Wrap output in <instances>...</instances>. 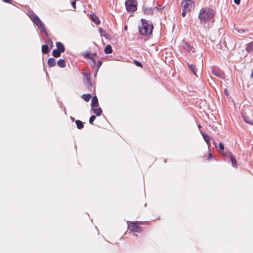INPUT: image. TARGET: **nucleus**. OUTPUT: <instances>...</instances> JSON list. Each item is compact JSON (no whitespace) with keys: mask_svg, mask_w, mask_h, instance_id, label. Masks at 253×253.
<instances>
[{"mask_svg":"<svg viewBox=\"0 0 253 253\" xmlns=\"http://www.w3.org/2000/svg\"><path fill=\"white\" fill-rule=\"evenodd\" d=\"M214 11L209 7L202 8L198 15L200 22L204 24L206 22H211L213 23L214 22Z\"/></svg>","mask_w":253,"mask_h":253,"instance_id":"nucleus-1","label":"nucleus"},{"mask_svg":"<svg viewBox=\"0 0 253 253\" xmlns=\"http://www.w3.org/2000/svg\"><path fill=\"white\" fill-rule=\"evenodd\" d=\"M141 26H139V31L143 35H150L152 33L153 26L149 24L147 21L144 19H141Z\"/></svg>","mask_w":253,"mask_h":253,"instance_id":"nucleus-2","label":"nucleus"},{"mask_svg":"<svg viewBox=\"0 0 253 253\" xmlns=\"http://www.w3.org/2000/svg\"><path fill=\"white\" fill-rule=\"evenodd\" d=\"M126 9L129 12H134L137 10L136 0H126L125 1Z\"/></svg>","mask_w":253,"mask_h":253,"instance_id":"nucleus-3","label":"nucleus"},{"mask_svg":"<svg viewBox=\"0 0 253 253\" xmlns=\"http://www.w3.org/2000/svg\"><path fill=\"white\" fill-rule=\"evenodd\" d=\"M242 116L244 121L250 124H253V112L249 111L248 112L244 111L242 113Z\"/></svg>","mask_w":253,"mask_h":253,"instance_id":"nucleus-4","label":"nucleus"},{"mask_svg":"<svg viewBox=\"0 0 253 253\" xmlns=\"http://www.w3.org/2000/svg\"><path fill=\"white\" fill-rule=\"evenodd\" d=\"M184 11H191L194 8V3L191 0H184L181 2Z\"/></svg>","mask_w":253,"mask_h":253,"instance_id":"nucleus-5","label":"nucleus"},{"mask_svg":"<svg viewBox=\"0 0 253 253\" xmlns=\"http://www.w3.org/2000/svg\"><path fill=\"white\" fill-rule=\"evenodd\" d=\"M183 48L190 53L195 52V48L186 42L183 41L182 42Z\"/></svg>","mask_w":253,"mask_h":253,"instance_id":"nucleus-6","label":"nucleus"},{"mask_svg":"<svg viewBox=\"0 0 253 253\" xmlns=\"http://www.w3.org/2000/svg\"><path fill=\"white\" fill-rule=\"evenodd\" d=\"M34 24L35 25H37V27H38V28L43 33L45 34V35L48 37V33L46 30V29L44 28V25H43V23H42V22L41 20V19H40L39 20H38L37 21L35 22V23H34Z\"/></svg>","mask_w":253,"mask_h":253,"instance_id":"nucleus-7","label":"nucleus"},{"mask_svg":"<svg viewBox=\"0 0 253 253\" xmlns=\"http://www.w3.org/2000/svg\"><path fill=\"white\" fill-rule=\"evenodd\" d=\"M211 73L213 74L214 76L219 77L220 78H222L224 76L223 72L218 69V68H212L211 70Z\"/></svg>","mask_w":253,"mask_h":253,"instance_id":"nucleus-8","label":"nucleus"},{"mask_svg":"<svg viewBox=\"0 0 253 253\" xmlns=\"http://www.w3.org/2000/svg\"><path fill=\"white\" fill-rule=\"evenodd\" d=\"M128 229L132 232H139L140 227L136 224L133 223L128 226Z\"/></svg>","mask_w":253,"mask_h":253,"instance_id":"nucleus-9","label":"nucleus"},{"mask_svg":"<svg viewBox=\"0 0 253 253\" xmlns=\"http://www.w3.org/2000/svg\"><path fill=\"white\" fill-rule=\"evenodd\" d=\"M98 106L99 104L97 97L96 96H93L92 98L91 103V109H93V108L97 107Z\"/></svg>","mask_w":253,"mask_h":253,"instance_id":"nucleus-10","label":"nucleus"},{"mask_svg":"<svg viewBox=\"0 0 253 253\" xmlns=\"http://www.w3.org/2000/svg\"><path fill=\"white\" fill-rule=\"evenodd\" d=\"M229 157L231 161L232 166L233 167L237 168V164L235 156L232 154V153L230 152L229 153Z\"/></svg>","mask_w":253,"mask_h":253,"instance_id":"nucleus-11","label":"nucleus"},{"mask_svg":"<svg viewBox=\"0 0 253 253\" xmlns=\"http://www.w3.org/2000/svg\"><path fill=\"white\" fill-rule=\"evenodd\" d=\"M56 46L57 47V49L60 51L61 52H64L65 50V46L64 44L61 42H56Z\"/></svg>","mask_w":253,"mask_h":253,"instance_id":"nucleus-12","label":"nucleus"},{"mask_svg":"<svg viewBox=\"0 0 253 253\" xmlns=\"http://www.w3.org/2000/svg\"><path fill=\"white\" fill-rule=\"evenodd\" d=\"M187 65L189 69L192 72L194 75L197 77V75L196 74L197 69L195 65L194 64H190L189 63H187Z\"/></svg>","mask_w":253,"mask_h":253,"instance_id":"nucleus-13","label":"nucleus"},{"mask_svg":"<svg viewBox=\"0 0 253 253\" xmlns=\"http://www.w3.org/2000/svg\"><path fill=\"white\" fill-rule=\"evenodd\" d=\"M90 17L91 20L93 22H94L96 25H98L100 24V21L98 18V17L94 14H92L90 15Z\"/></svg>","mask_w":253,"mask_h":253,"instance_id":"nucleus-14","label":"nucleus"},{"mask_svg":"<svg viewBox=\"0 0 253 253\" xmlns=\"http://www.w3.org/2000/svg\"><path fill=\"white\" fill-rule=\"evenodd\" d=\"M201 133L202 134V136L203 137L204 140L206 142L208 146L209 147L210 145V136L206 133H204L203 131H201Z\"/></svg>","mask_w":253,"mask_h":253,"instance_id":"nucleus-15","label":"nucleus"},{"mask_svg":"<svg viewBox=\"0 0 253 253\" xmlns=\"http://www.w3.org/2000/svg\"><path fill=\"white\" fill-rule=\"evenodd\" d=\"M50 48L46 44H44L42 46V51L43 54H47L49 52Z\"/></svg>","mask_w":253,"mask_h":253,"instance_id":"nucleus-16","label":"nucleus"},{"mask_svg":"<svg viewBox=\"0 0 253 253\" xmlns=\"http://www.w3.org/2000/svg\"><path fill=\"white\" fill-rule=\"evenodd\" d=\"M144 12L146 15H152L153 13V8L152 7H146L144 9Z\"/></svg>","mask_w":253,"mask_h":253,"instance_id":"nucleus-17","label":"nucleus"},{"mask_svg":"<svg viewBox=\"0 0 253 253\" xmlns=\"http://www.w3.org/2000/svg\"><path fill=\"white\" fill-rule=\"evenodd\" d=\"M48 65L50 67H53L56 65V60L53 58H49L47 62Z\"/></svg>","mask_w":253,"mask_h":253,"instance_id":"nucleus-18","label":"nucleus"},{"mask_svg":"<svg viewBox=\"0 0 253 253\" xmlns=\"http://www.w3.org/2000/svg\"><path fill=\"white\" fill-rule=\"evenodd\" d=\"M93 113L97 116H100L102 112V109L100 107H99L98 108H93V109H91Z\"/></svg>","mask_w":253,"mask_h":253,"instance_id":"nucleus-19","label":"nucleus"},{"mask_svg":"<svg viewBox=\"0 0 253 253\" xmlns=\"http://www.w3.org/2000/svg\"><path fill=\"white\" fill-rule=\"evenodd\" d=\"M112 51H113L112 47L110 45L108 44L105 46V49H104V52L106 54L111 53L112 52Z\"/></svg>","mask_w":253,"mask_h":253,"instance_id":"nucleus-20","label":"nucleus"},{"mask_svg":"<svg viewBox=\"0 0 253 253\" xmlns=\"http://www.w3.org/2000/svg\"><path fill=\"white\" fill-rule=\"evenodd\" d=\"M246 50L248 52H252L253 53V42L247 44L246 47Z\"/></svg>","mask_w":253,"mask_h":253,"instance_id":"nucleus-21","label":"nucleus"},{"mask_svg":"<svg viewBox=\"0 0 253 253\" xmlns=\"http://www.w3.org/2000/svg\"><path fill=\"white\" fill-rule=\"evenodd\" d=\"M224 149V146L222 142H220L219 144V151L220 153H222L224 156H227V153L224 154L223 153Z\"/></svg>","mask_w":253,"mask_h":253,"instance_id":"nucleus-22","label":"nucleus"},{"mask_svg":"<svg viewBox=\"0 0 253 253\" xmlns=\"http://www.w3.org/2000/svg\"><path fill=\"white\" fill-rule=\"evenodd\" d=\"M62 52H61L60 51H59V50H58L57 49H54L53 51H52V55L55 57V58H57V57H59L61 56V53Z\"/></svg>","mask_w":253,"mask_h":253,"instance_id":"nucleus-23","label":"nucleus"},{"mask_svg":"<svg viewBox=\"0 0 253 253\" xmlns=\"http://www.w3.org/2000/svg\"><path fill=\"white\" fill-rule=\"evenodd\" d=\"M57 65L58 66H59L61 68H64L66 66L65 62L64 60L60 59L57 61Z\"/></svg>","mask_w":253,"mask_h":253,"instance_id":"nucleus-24","label":"nucleus"},{"mask_svg":"<svg viewBox=\"0 0 253 253\" xmlns=\"http://www.w3.org/2000/svg\"><path fill=\"white\" fill-rule=\"evenodd\" d=\"M85 86L87 87V88L91 92H93L95 91V87L93 85L92 83L90 84H84Z\"/></svg>","mask_w":253,"mask_h":253,"instance_id":"nucleus-25","label":"nucleus"},{"mask_svg":"<svg viewBox=\"0 0 253 253\" xmlns=\"http://www.w3.org/2000/svg\"><path fill=\"white\" fill-rule=\"evenodd\" d=\"M77 128L81 129L83 128L84 125L83 123L80 121V120H77L75 121Z\"/></svg>","mask_w":253,"mask_h":253,"instance_id":"nucleus-26","label":"nucleus"},{"mask_svg":"<svg viewBox=\"0 0 253 253\" xmlns=\"http://www.w3.org/2000/svg\"><path fill=\"white\" fill-rule=\"evenodd\" d=\"M30 17L34 23L40 19L39 17L34 14L30 15Z\"/></svg>","mask_w":253,"mask_h":253,"instance_id":"nucleus-27","label":"nucleus"},{"mask_svg":"<svg viewBox=\"0 0 253 253\" xmlns=\"http://www.w3.org/2000/svg\"><path fill=\"white\" fill-rule=\"evenodd\" d=\"M91 83L89 75H85L84 79V84H90Z\"/></svg>","mask_w":253,"mask_h":253,"instance_id":"nucleus-28","label":"nucleus"},{"mask_svg":"<svg viewBox=\"0 0 253 253\" xmlns=\"http://www.w3.org/2000/svg\"><path fill=\"white\" fill-rule=\"evenodd\" d=\"M82 97L86 101L88 102L91 98V95L90 94H83Z\"/></svg>","mask_w":253,"mask_h":253,"instance_id":"nucleus-29","label":"nucleus"},{"mask_svg":"<svg viewBox=\"0 0 253 253\" xmlns=\"http://www.w3.org/2000/svg\"><path fill=\"white\" fill-rule=\"evenodd\" d=\"M83 55L84 57L86 59H88L90 60L93 59V57L91 55V53L89 52H86L85 53H84Z\"/></svg>","mask_w":253,"mask_h":253,"instance_id":"nucleus-30","label":"nucleus"},{"mask_svg":"<svg viewBox=\"0 0 253 253\" xmlns=\"http://www.w3.org/2000/svg\"><path fill=\"white\" fill-rule=\"evenodd\" d=\"M235 31H237L238 33L241 34H244L246 32V30L245 29H238L237 28L234 29V32H235Z\"/></svg>","mask_w":253,"mask_h":253,"instance_id":"nucleus-31","label":"nucleus"},{"mask_svg":"<svg viewBox=\"0 0 253 253\" xmlns=\"http://www.w3.org/2000/svg\"><path fill=\"white\" fill-rule=\"evenodd\" d=\"M134 64L137 66V67H141L142 68L143 67V65H142V64L139 61L136 60H134Z\"/></svg>","mask_w":253,"mask_h":253,"instance_id":"nucleus-32","label":"nucleus"},{"mask_svg":"<svg viewBox=\"0 0 253 253\" xmlns=\"http://www.w3.org/2000/svg\"><path fill=\"white\" fill-rule=\"evenodd\" d=\"M96 119V117L94 116V115H92L90 118H89V123L90 124H93V121L95 120Z\"/></svg>","mask_w":253,"mask_h":253,"instance_id":"nucleus-33","label":"nucleus"},{"mask_svg":"<svg viewBox=\"0 0 253 253\" xmlns=\"http://www.w3.org/2000/svg\"><path fill=\"white\" fill-rule=\"evenodd\" d=\"M91 62L90 63V66L92 68H94L96 66V62L95 59L93 58V59H91Z\"/></svg>","mask_w":253,"mask_h":253,"instance_id":"nucleus-34","label":"nucleus"},{"mask_svg":"<svg viewBox=\"0 0 253 253\" xmlns=\"http://www.w3.org/2000/svg\"><path fill=\"white\" fill-rule=\"evenodd\" d=\"M102 64V62L101 60H99L97 62V63L96 64V66H97V69H97V70H98L99 68L100 67V66H101Z\"/></svg>","mask_w":253,"mask_h":253,"instance_id":"nucleus-35","label":"nucleus"},{"mask_svg":"<svg viewBox=\"0 0 253 253\" xmlns=\"http://www.w3.org/2000/svg\"><path fill=\"white\" fill-rule=\"evenodd\" d=\"M156 8L158 10V11H161L163 9V7L162 6V5H158L156 7Z\"/></svg>","mask_w":253,"mask_h":253,"instance_id":"nucleus-36","label":"nucleus"},{"mask_svg":"<svg viewBox=\"0 0 253 253\" xmlns=\"http://www.w3.org/2000/svg\"><path fill=\"white\" fill-rule=\"evenodd\" d=\"M189 11H184V9L183 8V11L182 12V17H185V15H186V13L188 12Z\"/></svg>","mask_w":253,"mask_h":253,"instance_id":"nucleus-37","label":"nucleus"},{"mask_svg":"<svg viewBox=\"0 0 253 253\" xmlns=\"http://www.w3.org/2000/svg\"><path fill=\"white\" fill-rule=\"evenodd\" d=\"M76 1L74 0L73 1H72L71 2V4L72 5V6L74 7V8H76Z\"/></svg>","mask_w":253,"mask_h":253,"instance_id":"nucleus-38","label":"nucleus"},{"mask_svg":"<svg viewBox=\"0 0 253 253\" xmlns=\"http://www.w3.org/2000/svg\"><path fill=\"white\" fill-rule=\"evenodd\" d=\"M234 3L236 4H239L241 1V0H234Z\"/></svg>","mask_w":253,"mask_h":253,"instance_id":"nucleus-39","label":"nucleus"},{"mask_svg":"<svg viewBox=\"0 0 253 253\" xmlns=\"http://www.w3.org/2000/svg\"><path fill=\"white\" fill-rule=\"evenodd\" d=\"M212 158V154L211 153L208 156V160H210Z\"/></svg>","mask_w":253,"mask_h":253,"instance_id":"nucleus-40","label":"nucleus"},{"mask_svg":"<svg viewBox=\"0 0 253 253\" xmlns=\"http://www.w3.org/2000/svg\"><path fill=\"white\" fill-rule=\"evenodd\" d=\"M3 2L5 3H10V0H3Z\"/></svg>","mask_w":253,"mask_h":253,"instance_id":"nucleus-41","label":"nucleus"},{"mask_svg":"<svg viewBox=\"0 0 253 253\" xmlns=\"http://www.w3.org/2000/svg\"><path fill=\"white\" fill-rule=\"evenodd\" d=\"M98 71L97 69H96V70L95 71V72L94 73V76L95 77L97 75V72H98Z\"/></svg>","mask_w":253,"mask_h":253,"instance_id":"nucleus-42","label":"nucleus"},{"mask_svg":"<svg viewBox=\"0 0 253 253\" xmlns=\"http://www.w3.org/2000/svg\"><path fill=\"white\" fill-rule=\"evenodd\" d=\"M70 119L71 120H72V122H74L75 121V118L73 117H70Z\"/></svg>","mask_w":253,"mask_h":253,"instance_id":"nucleus-43","label":"nucleus"},{"mask_svg":"<svg viewBox=\"0 0 253 253\" xmlns=\"http://www.w3.org/2000/svg\"><path fill=\"white\" fill-rule=\"evenodd\" d=\"M224 92H225V93L226 95H228V94H227V91L226 89H225L224 90Z\"/></svg>","mask_w":253,"mask_h":253,"instance_id":"nucleus-44","label":"nucleus"},{"mask_svg":"<svg viewBox=\"0 0 253 253\" xmlns=\"http://www.w3.org/2000/svg\"><path fill=\"white\" fill-rule=\"evenodd\" d=\"M50 43H51V45H50V48H52V42L51 41H50Z\"/></svg>","mask_w":253,"mask_h":253,"instance_id":"nucleus-45","label":"nucleus"},{"mask_svg":"<svg viewBox=\"0 0 253 253\" xmlns=\"http://www.w3.org/2000/svg\"><path fill=\"white\" fill-rule=\"evenodd\" d=\"M125 29L126 30H127V26H126L125 27Z\"/></svg>","mask_w":253,"mask_h":253,"instance_id":"nucleus-46","label":"nucleus"},{"mask_svg":"<svg viewBox=\"0 0 253 253\" xmlns=\"http://www.w3.org/2000/svg\"><path fill=\"white\" fill-rule=\"evenodd\" d=\"M251 77L253 78V71H252V74H251Z\"/></svg>","mask_w":253,"mask_h":253,"instance_id":"nucleus-47","label":"nucleus"},{"mask_svg":"<svg viewBox=\"0 0 253 253\" xmlns=\"http://www.w3.org/2000/svg\"><path fill=\"white\" fill-rule=\"evenodd\" d=\"M93 55H94V56H96L97 55V53H94L93 54Z\"/></svg>","mask_w":253,"mask_h":253,"instance_id":"nucleus-48","label":"nucleus"},{"mask_svg":"<svg viewBox=\"0 0 253 253\" xmlns=\"http://www.w3.org/2000/svg\"><path fill=\"white\" fill-rule=\"evenodd\" d=\"M198 127H199V128H201V125H199L198 126Z\"/></svg>","mask_w":253,"mask_h":253,"instance_id":"nucleus-49","label":"nucleus"},{"mask_svg":"<svg viewBox=\"0 0 253 253\" xmlns=\"http://www.w3.org/2000/svg\"><path fill=\"white\" fill-rule=\"evenodd\" d=\"M100 31L102 32V29H100Z\"/></svg>","mask_w":253,"mask_h":253,"instance_id":"nucleus-50","label":"nucleus"},{"mask_svg":"<svg viewBox=\"0 0 253 253\" xmlns=\"http://www.w3.org/2000/svg\"><path fill=\"white\" fill-rule=\"evenodd\" d=\"M100 31L102 32V29H100Z\"/></svg>","mask_w":253,"mask_h":253,"instance_id":"nucleus-51","label":"nucleus"}]
</instances>
